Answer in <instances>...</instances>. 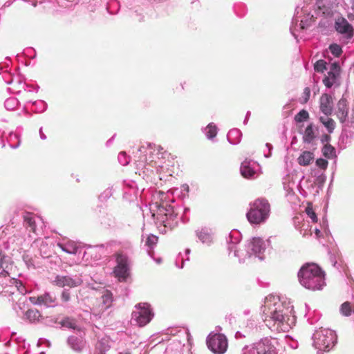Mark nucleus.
Masks as SVG:
<instances>
[{"label": "nucleus", "mask_w": 354, "mask_h": 354, "mask_svg": "<svg viewBox=\"0 0 354 354\" xmlns=\"http://www.w3.org/2000/svg\"><path fill=\"white\" fill-rule=\"evenodd\" d=\"M173 200H167V194L163 192L159 191L153 196V205L156 209L159 207V205L169 204Z\"/></svg>", "instance_id": "17"}, {"label": "nucleus", "mask_w": 354, "mask_h": 354, "mask_svg": "<svg viewBox=\"0 0 354 354\" xmlns=\"http://www.w3.org/2000/svg\"><path fill=\"white\" fill-rule=\"evenodd\" d=\"M136 310L132 313V318L139 326H144L150 322L153 317L150 305L140 303L135 306Z\"/></svg>", "instance_id": "6"}, {"label": "nucleus", "mask_w": 354, "mask_h": 354, "mask_svg": "<svg viewBox=\"0 0 354 354\" xmlns=\"http://www.w3.org/2000/svg\"><path fill=\"white\" fill-rule=\"evenodd\" d=\"M19 284H20V285H19V286L18 287V290H19L21 292H23V290L24 289V287L23 284H22L21 282H19Z\"/></svg>", "instance_id": "40"}, {"label": "nucleus", "mask_w": 354, "mask_h": 354, "mask_svg": "<svg viewBox=\"0 0 354 354\" xmlns=\"http://www.w3.org/2000/svg\"><path fill=\"white\" fill-rule=\"evenodd\" d=\"M300 283L306 288L317 290L325 286V274L315 263L304 265L298 272Z\"/></svg>", "instance_id": "2"}, {"label": "nucleus", "mask_w": 354, "mask_h": 354, "mask_svg": "<svg viewBox=\"0 0 354 354\" xmlns=\"http://www.w3.org/2000/svg\"><path fill=\"white\" fill-rule=\"evenodd\" d=\"M158 240V236L151 234V235L148 236V237L147 239L146 244L149 247L152 248L157 243Z\"/></svg>", "instance_id": "32"}, {"label": "nucleus", "mask_w": 354, "mask_h": 354, "mask_svg": "<svg viewBox=\"0 0 354 354\" xmlns=\"http://www.w3.org/2000/svg\"><path fill=\"white\" fill-rule=\"evenodd\" d=\"M323 155L327 158H331L335 156V148L328 143H326L322 149Z\"/></svg>", "instance_id": "23"}, {"label": "nucleus", "mask_w": 354, "mask_h": 354, "mask_svg": "<svg viewBox=\"0 0 354 354\" xmlns=\"http://www.w3.org/2000/svg\"><path fill=\"white\" fill-rule=\"evenodd\" d=\"M53 283L55 286L61 288L65 286L75 288L80 286L82 283V280L81 279H73L69 276L57 275Z\"/></svg>", "instance_id": "10"}, {"label": "nucleus", "mask_w": 354, "mask_h": 354, "mask_svg": "<svg viewBox=\"0 0 354 354\" xmlns=\"http://www.w3.org/2000/svg\"><path fill=\"white\" fill-rule=\"evenodd\" d=\"M340 312L344 316L347 317V316L351 315V313H352V308H351V303L348 301H346V302L343 303L340 307Z\"/></svg>", "instance_id": "27"}, {"label": "nucleus", "mask_w": 354, "mask_h": 354, "mask_svg": "<svg viewBox=\"0 0 354 354\" xmlns=\"http://www.w3.org/2000/svg\"><path fill=\"white\" fill-rule=\"evenodd\" d=\"M314 159V155L308 151H304L298 158V163L302 166L309 165Z\"/></svg>", "instance_id": "18"}, {"label": "nucleus", "mask_w": 354, "mask_h": 354, "mask_svg": "<svg viewBox=\"0 0 354 354\" xmlns=\"http://www.w3.org/2000/svg\"><path fill=\"white\" fill-rule=\"evenodd\" d=\"M335 82V80H334L331 77H328L327 75L323 80V83L328 88H330L334 84Z\"/></svg>", "instance_id": "34"}, {"label": "nucleus", "mask_w": 354, "mask_h": 354, "mask_svg": "<svg viewBox=\"0 0 354 354\" xmlns=\"http://www.w3.org/2000/svg\"><path fill=\"white\" fill-rule=\"evenodd\" d=\"M319 121L327 129L328 133H331L335 129V122L332 118L321 116L319 118Z\"/></svg>", "instance_id": "21"}, {"label": "nucleus", "mask_w": 354, "mask_h": 354, "mask_svg": "<svg viewBox=\"0 0 354 354\" xmlns=\"http://www.w3.org/2000/svg\"><path fill=\"white\" fill-rule=\"evenodd\" d=\"M24 221L27 227L30 228V230L35 233L37 225L33 215L31 213H26L24 216Z\"/></svg>", "instance_id": "20"}, {"label": "nucleus", "mask_w": 354, "mask_h": 354, "mask_svg": "<svg viewBox=\"0 0 354 354\" xmlns=\"http://www.w3.org/2000/svg\"><path fill=\"white\" fill-rule=\"evenodd\" d=\"M29 300L33 304L44 305L49 307L56 301V297L48 292H45L37 297H30Z\"/></svg>", "instance_id": "11"}, {"label": "nucleus", "mask_w": 354, "mask_h": 354, "mask_svg": "<svg viewBox=\"0 0 354 354\" xmlns=\"http://www.w3.org/2000/svg\"><path fill=\"white\" fill-rule=\"evenodd\" d=\"M125 354H129V353H125Z\"/></svg>", "instance_id": "41"}, {"label": "nucleus", "mask_w": 354, "mask_h": 354, "mask_svg": "<svg viewBox=\"0 0 354 354\" xmlns=\"http://www.w3.org/2000/svg\"><path fill=\"white\" fill-rule=\"evenodd\" d=\"M241 174L245 178H251L256 174L254 169L251 166V161L244 160L240 167Z\"/></svg>", "instance_id": "15"}, {"label": "nucleus", "mask_w": 354, "mask_h": 354, "mask_svg": "<svg viewBox=\"0 0 354 354\" xmlns=\"http://www.w3.org/2000/svg\"><path fill=\"white\" fill-rule=\"evenodd\" d=\"M353 313H354V310H353Z\"/></svg>", "instance_id": "42"}, {"label": "nucleus", "mask_w": 354, "mask_h": 354, "mask_svg": "<svg viewBox=\"0 0 354 354\" xmlns=\"http://www.w3.org/2000/svg\"><path fill=\"white\" fill-rule=\"evenodd\" d=\"M335 27L338 32L346 34L348 38H351L353 35L352 26L344 18L337 19Z\"/></svg>", "instance_id": "13"}, {"label": "nucleus", "mask_w": 354, "mask_h": 354, "mask_svg": "<svg viewBox=\"0 0 354 354\" xmlns=\"http://www.w3.org/2000/svg\"><path fill=\"white\" fill-rule=\"evenodd\" d=\"M270 212V205L265 198H257L250 204L246 216L252 224H260L266 221Z\"/></svg>", "instance_id": "3"}, {"label": "nucleus", "mask_w": 354, "mask_h": 354, "mask_svg": "<svg viewBox=\"0 0 354 354\" xmlns=\"http://www.w3.org/2000/svg\"><path fill=\"white\" fill-rule=\"evenodd\" d=\"M113 303V295L109 290H104L99 300L93 304L91 312L95 317H100L103 313L109 308Z\"/></svg>", "instance_id": "8"}, {"label": "nucleus", "mask_w": 354, "mask_h": 354, "mask_svg": "<svg viewBox=\"0 0 354 354\" xmlns=\"http://www.w3.org/2000/svg\"><path fill=\"white\" fill-rule=\"evenodd\" d=\"M305 212L307 214V215L311 218L313 223L317 222L318 218L313 208V205L311 203H308Z\"/></svg>", "instance_id": "25"}, {"label": "nucleus", "mask_w": 354, "mask_h": 354, "mask_svg": "<svg viewBox=\"0 0 354 354\" xmlns=\"http://www.w3.org/2000/svg\"><path fill=\"white\" fill-rule=\"evenodd\" d=\"M110 346L108 345L106 340L100 341L97 346L96 349L98 351V354H106V352L109 350Z\"/></svg>", "instance_id": "24"}, {"label": "nucleus", "mask_w": 354, "mask_h": 354, "mask_svg": "<svg viewBox=\"0 0 354 354\" xmlns=\"http://www.w3.org/2000/svg\"><path fill=\"white\" fill-rule=\"evenodd\" d=\"M156 213L160 221L164 223L166 227L170 225L169 221H173L176 215L174 213V207L169 203L165 205H159V207L156 208Z\"/></svg>", "instance_id": "9"}, {"label": "nucleus", "mask_w": 354, "mask_h": 354, "mask_svg": "<svg viewBox=\"0 0 354 354\" xmlns=\"http://www.w3.org/2000/svg\"><path fill=\"white\" fill-rule=\"evenodd\" d=\"M330 140V136L329 135L325 134L322 138V143H328V142Z\"/></svg>", "instance_id": "38"}, {"label": "nucleus", "mask_w": 354, "mask_h": 354, "mask_svg": "<svg viewBox=\"0 0 354 354\" xmlns=\"http://www.w3.org/2000/svg\"><path fill=\"white\" fill-rule=\"evenodd\" d=\"M58 246L64 251L70 254H75L77 252V248L73 245L66 244H58Z\"/></svg>", "instance_id": "30"}, {"label": "nucleus", "mask_w": 354, "mask_h": 354, "mask_svg": "<svg viewBox=\"0 0 354 354\" xmlns=\"http://www.w3.org/2000/svg\"><path fill=\"white\" fill-rule=\"evenodd\" d=\"M326 62L323 59L318 60L314 66V68L317 72L323 73L326 69Z\"/></svg>", "instance_id": "31"}, {"label": "nucleus", "mask_w": 354, "mask_h": 354, "mask_svg": "<svg viewBox=\"0 0 354 354\" xmlns=\"http://www.w3.org/2000/svg\"><path fill=\"white\" fill-rule=\"evenodd\" d=\"M319 103L321 111L326 116L331 115L333 109V97L327 93H324L320 97Z\"/></svg>", "instance_id": "12"}, {"label": "nucleus", "mask_w": 354, "mask_h": 354, "mask_svg": "<svg viewBox=\"0 0 354 354\" xmlns=\"http://www.w3.org/2000/svg\"><path fill=\"white\" fill-rule=\"evenodd\" d=\"M348 107L347 100L342 97L341 98L337 104V109L335 114L339 119V122L344 123L348 116Z\"/></svg>", "instance_id": "14"}, {"label": "nucleus", "mask_w": 354, "mask_h": 354, "mask_svg": "<svg viewBox=\"0 0 354 354\" xmlns=\"http://www.w3.org/2000/svg\"><path fill=\"white\" fill-rule=\"evenodd\" d=\"M310 90L308 87H306L304 89V92H303V103H306L309 98H310Z\"/></svg>", "instance_id": "35"}, {"label": "nucleus", "mask_w": 354, "mask_h": 354, "mask_svg": "<svg viewBox=\"0 0 354 354\" xmlns=\"http://www.w3.org/2000/svg\"><path fill=\"white\" fill-rule=\"evenodd\" d=\"M316 165L322 168V169H326L328 165V161L323 158H319L316 160Z\"/></svg>", "instance_id": "36"}, {"label": "nucleus", "mask_w": 354, "mask_h": 354, "mask_svg": "<svg viewBox=\"0 0 354 354\" xmlns=\"http://www.w3.org/2000/svg\"><path fill=\"white\" fill-rule=\"evenodd\" d=\"M116 265L112 274L120 282H125L130 276V260L123 250L117 251L114 255Z\"/></svg>", "instance_id": "4"}, {"label": "nucleus", "mask_w": 354, "mask_h": 354, "mask_svg": "<svg viewBox=\"0 0 354 354\" xmlns=\"http://www.w3.org/2000/svg\"><path fill=\"white\" fill-rule=\"evenodd\" d=\"M70 299H71L70 292L68 290H64L61 295V299L62 300V301L67 302L70 300Z\"/></svg>", "instance_id": "37"}, {"label": "nucleus", "mask_w": 354, "mask_h": 354, "mask_svg": "<svg viewBox=\"0 0 354 354\" xmlns=\"http://www.w3.org/2000/svg\"><path fill=\"white\" fill-rule=\"evenodd\" d=\"M315 138V134L313 129V124H310L309 125L307 126V127L305 129L303 136V140L304 142L310 143Z\"/></svg>", "instance_id": "19"}, {"label": "nucleus", "mask_w": 354, "mask_h": 354, "mask_svg": "<svg viewBox=\"0 0 354 354\" xmlns=\"http://www.w3.org/2000/svg\"><path fill=\"white\" fill-rule=\"evenodd\" d=\"M340 68L337 63H333L330 65V71L328 72L327 76L331 77L336 81L339 75Z\"/></svg>", "instance_id": "22"}, {"label": "nucleus", "mask_w": 354, "mask_h": 354, "mask_svg": "<svg viewBox=\"0 0 354 354\" xmlns=\"http://www.w3.org/2000/svg\"><path fill=\"white\" fill-rule=\"evenodd\" d=\"M261 311L263 319L268 327L274 330H288L290 324V318L286 315L288 309H285L280 302L276 303L267 298Z\"/></svg>", "instance_id": "1"}, {"label": "nucleus", "mask_w": 354, "mask_h": 354, "mask_svg": "<svg viewBox=\"0 0 354 354\" xmlns=\"http://www.w3.org/2000/svg\"><path fill=\"white\" fill-rule=\"evenodd\" d=\"M309 118V114L307 111L303 109L301 110L295 116V120L297 122H301L306 121Z\"/></svg>", "instance_id": "28"}, {"label": "nucleus", "mask_w": 354, "mask_h": 354, "mask_svg": "<svg viewBox=\"0 0 354 354\" xmlns=\"http://www.w3.org/2000/svg\"><path fill=\"white\" fill-rule=\"evenodd\" d=\"M248 247L254 254H261L265 249L263 241L260 238H253Z\"/></svg>", "instance_id": "16"}, {"label": "nucleus", "mask_w": 354, "mask_h": 354, "mask_svg": "<svg viewBox=\"0 0 354 354\" xmlns=\"http://www.w3.org/2000/svg\"><path fill=\"white\" fill-rule=\"evenodd\" d=\"M330 50L333 55L338 57L342 53V48L337 44H332L330 46Z\"/></svg>", "instance_id": "33"}, {"label": "nucleus", "mask_w": 354, "mask_h": 354, "mask_svg": "<svg viewBox=\"0 0 354 354\" xmlns=\"http://www.w3.org/2000/svg\"><path fill=\"white\" fill-rule=\"evenodd\" d=\"M257 354H274V353L272 351H265L263 353L258 351Z\"/></svg>", "instance_id": "39"}, {"label": "nucleus", "mask_w": 354, "mask_h": 354, "mask_svg": "<svg viewBox=\"0 0 354 354\" xmlns=\"http://www.w3.org/2000/svg\"><path fill=\"white\" fill-rule=\"evenodd\" d=\"M206 135L209 138H214L217 135V128L215 125L209 124L207 128Z\"/></svg>", "instance_id": "29"}, {"label": "nucleus", "mask_w": 354, "mask_h": 354, "mask_svg": "<svg viewBox=\"0 0 354 354\" xmlns=\"http://www.w3.org/2000/svg\"><path fill=\"white\" fill-rule=\"evenodd\" d=\"M26 317L30 322H35L40 317V313L37 310L30 309L26 311Z\"/></svg>", "instance_id": "26"}, {"label": "nucleus", "mask_w": 354, "mask_h": 354, "mask_svg": "<svg viewBox=\"0 0 354 354\" xmlns=\"http://www.w3.org/2000/svg\"><path fill=\"white\" fill-rule=\"evenodd\" d=\"M335 335L331 330L320 329L313 335V345L319 351H327L334 345Z\"/></svg>", "instance_id": "5"}, {"label": "nucleus", "mask_w": 354, "mask_h": 354, "mask_svg": "<svg viewBox=\"0 0 354 354\" xmlns=\"http://www.w3.org/2000/svg\"><path fill=\"white\" fill-rule=\"evenodd\" d=\"M207 347L215 354H223L228 347L227 337L221 333L209 335L207 339Z\"/></svg>", "instance_id": "7"}]
</instances>
